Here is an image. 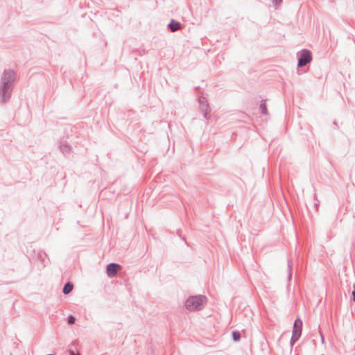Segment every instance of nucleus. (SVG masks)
Listing matches in <instances>:
<instances>
[{
    "label": "nucleus",
    "mask_w": 355,
    "mask_h": 355,
    "mask_svg": "<svg viewBox=\"0 0 355 355\" xmlns=\"http://www.w3.org/2000/svg\"><path fill=\"white\" fill-rule=\"evenodd\" d=\"M205 303L206 298L204 296H192L187 300L185 306L189 311H196L201 309Z\"/></svg>",
    "instance_id": "f257e3e1"
},
{
    "label": "nucleus",
    "mask_w": 355,
    "mask_h": 355,
    "mask_svg": "<svg viewBox=\"0 0 355 355\" xmlns=\"http://www.w3.org/2000/svg\"><path fill=\"white\" fill-rule=\"evenodd\" d=\"M302 329V321L300 319H296L294 323L293 336L291 338L292 343H295L300 337Z\"/></svg>",
    "instance_id": "f03ea898"
},
{
    "label": "nucleus",
    "mask_w": 355,
    "mask_h": 355,
    "mask_svg": "<svg viewBox=\"0 0 355 355\" xmlns=\"http://www.w3.org/2000/svg\"><path fill=\"white\" fill-rule=\"evenodd\" d=\"M311 60V52L307 50H303L302 51L300 58L298 60V67H302L306 65Z\"/></svg>",
    "instance_id": "7ed1b4c3"
},
{
    "label": "nucleus",
    "mask_w": 355,
    "mask_h": 355,
    "mask_svg": "<svg viewBox=\"0 0 355 355\" xmlns=\"http://www.w3.org/2000/svg\"><path fill=\"white\" fill-rule=\"evenodd\" d=\"M121 266L119 264L110 263L107 267V274L109 277H114L120 270Z\"/></svg>",
    "instance_id": "20e7f679"
},
{
    "label": "nucleus",
    "mask_w": 355,
    "mask_h": 355,
    "mask_svg": "<svg viewBox=\"0 0 355 355\" xmlns=\"http://www.w3.org/2000/svg\"><path fill=\"white\" fill-rule=\"evenodd\" d=\"M169 27L173 32L178 31L181 28L180 23L174 20H171V23L169 24Z\"/></svg>",
    "instance_id": "39448f33"
},
{
    "label": "nucleus",
    "mask_w": 355,
    "mask_h": 355,
    "mask_svg": "<svg viewBox=\"0 0 355 355\" xmlns=\"http://www.w3.org/2000/svg\"><path fill=\"white\" fill-rule=\"evenodd\" d=\"M73 284L70 282H68L65 284V286H64V288H63V293L64 294H69L73 289Z\"/></svg>",
    "instance_id": "423d86ee"
},
{
    "label": "nucleus",
    "mask_w": 355,
    "mask_h": 355,
    "mask_svg": "<svg viewBox=\"0 0 355 355\" xmlns=\"http://www.w3.org/2000/svg\"><path fill=\"white\" fill-rule=\"evenodd\" d=\"M232 336H233V339L235 341H237L240 338V334L239 332H237V331H234V332L232 333Z\"/></svg>",
    "instance_id": "0eeeda50"
},
{
    "label": "nucleus",
    "mask_w": 355,
    "mask_h": 355,
    "mask_svg": "<svg viewBox=\"0 0 355 355\" xmlns=\"http://www.w3.org/2000/svg\"><path fill=\"white\" fill-rule=\"evenodd\" d=\"M75 322V318L72 315L68 317V322L69 324H73Z\"/></svg>",
    "instance_id": "6e6552de"
},
{
    "label": "nucleus",
    "mask_w": 355,
    "mask_h": 355,
    "mask_svg": "<svg viewBox=\"0 0 355 355\" xmlns=\"http://www.w3.org/2000/svg\"><path fill=\"white\" fill-rule=\"evenodd\" d=\"M261 112L263 113V114H266V106L265 104H261Z\"/></svg>",
    "instance_id": "1a4fd4ad"
},
{
    "label": "nucleus",
    "mask_w": 355,
    "mask_h": 355,
    "mask_svg": "<svg viewBox=\"0 0 355 355\" xmlns=\"http://www.w3.org/2000/svg\"><path fill=\"white\" fill-rule=\"evenodd\" d=\"M272 1H273V3H275V5H278L282 1V0H272Z\"/></svg>",
    "instance_id": "9d476101"
}]
</instances>
